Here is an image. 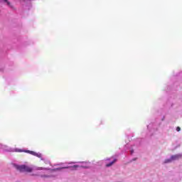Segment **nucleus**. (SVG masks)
<instances>
[{
  "instance_id": "obj_9",
  "label": "nucleus",
  "mask_w": 182,
  "mask_h": 182,
  "mask_svg": "<svg viewBox=\"0 0 182 182\" xmlns=\"http://www.w3.org/2000/svg\"><path fill=\"white\" fill-rule=\"evenodd\" d=\"M37 170H43V168L39 167V168H37Z\"/></svg>"
},
{
  "instance_id": "obj_7",
  "label": "nucleus",
  "mask_w": 182,
  "mask_h": 182,
  "mask_svg": "<svg viewBox=\"0 0 182 182\" xmlns=\"http://www.w3.org/2000/svg\"><path fill=\"white\" fill-rule=\"evenodd\" d=\"M171 161H172V159H171H171H169L165 160L164 163H171Z\"/></svg>"
},
{
  "instance_id": "obj_4",
  "label": "nucleus",
  "mask_w": 182,
  "mask_h": 182,
  "mask_svg": "<svg viewBox=\"0 0 182 182\" xmlns=\"http://www.w3.org/2000/svg\"><path fill=\"white\" fill-rule=\"evenodd\" d=\"M26 153H29L30 154H32V156H36L37 157H39V154L33 151H26Z\"/></svg>"
},
{
  "instance_id": "obj_8",
  "label": "nucleus",
  "mask_w": 182,
  "mask_h": 182,
  "mask_svg": "<svg viewBox=\"0 0 182 182\" xmlns=\"http://www.w3.org/2000/svg\"><path fill=\"white\" fill-rule=\"evenodd\" d=\"M180 130H181V128H180V127H177L176 132H180Z\"/></svg>"
},
{
  "instance_id": "obj_5",
  "label": "nucleus",
  "mask_w": 182,
  "mask_h": 182,
  "mask_svg": "<svg viewBox=\"0 0 182 182\" xmlns=\"http://www.w3.org/2000/svg\"><path fill=\"white\" fill-rule=\"evenodd\" d=\"M116 161H117V159H115L109 164H106V167H111V166H113V164H114V163H116Z\"/></svg>"
},
{
  "instance_id": "obj_10",
  "label": "nucleus",
  "mask_w": 182,
  "mask_h": 182,
  "mask_svg": "<svg viewBox=\"0 0 182 182\" xmlns=\"http://www.w3.org/2000/svg\"><path fill=\"white\" fill-rule=\"evenodd\" d=\"M83 167V168H87V166H82Z\"/></svg>"
},
{
  "instance_id": "obj_1",
  "label": "nucleus",
  "mask_w": 182,
  "mask_h": 182,
  "mask_svg": "<svg viewBox=\"0 0 182 182\" xmlns=\"http://www.w3.org/2000/svg\"><path fill=\"white\" fill-rule=\"evenodd\" d=\"M16 168L21 171V173H32L33 169L28 166L21 165V166H16Z\"/></svg>"
},
{
  "instance_id": "obj_6",
  "label": "nucleus",
  "mask_w": 182,
  "mask_h": 182,
  "mask_svg": "<svg viewBox=\"0 0 182 182\" xmlns=\"http://www.w3.org/2000/svg\"><path fill=\"white\" fill-rule=\"evenodd\" d=\"M2 2H5L8 6H11V3L9 1H8V0H1Z\"/></svg>"
},
{
  "instance_id": "obj_12",
  "label": "nucleus",
  "mask_w": 182,
  "mask_h": 182,
  "mask_svg": "<svg viewBox=\"0 0 182 182\" xmlns=\"http://www.w3.org/2000/svg\"><path fill=\"white\" fill-rule=\"evenodd\" d=\"M41 177H46V176H41Z\"/></svg>"
},
{
  "instance_id": "obj_11",
  "label": "nucleus",
  "mask_w": 182,
  "mask_h": 182,
  "mask_svg": "<svg viewBox=\"0 0 182 182\" xmlns=\"http://www.w3.org/2000/svg\"><path fill=\"white\" fill-rule=\"evenodd\" d=\"M18 151L21 152V151H22V150H21V149H18Z\"/></svg>"
},
{
  "instance_id": "obj_3",
  "label": "nucleus",
  "mask_w": 182,
  "mask_h": 182,
  "mask_svg": "<svg viewBox=\"0 0 182 182\" xmlns=\"http://www.w3.org/2000/svg\"><path fill=\"white\" fill-rule=\"evenodd\" d=\"M79 167V165H73V166H65L62 168H70V170H76Z\"/></svg>"
},
{
  "instance_id": "obj_2",
  "label": "nucleus",
  "mask_w": 182,
  "mask_h": 182,
  "mask_svg": "<svg viewBox=\"0 0 182 182\" xmlns=\"http://www.w3.org/2000/svg\"><path fill=\"white\" fill-rule=\"evenodd\" d=\"M178 159H181V154H176L171 156L172 161H174V160H178Z\"/></svg>"
}]
</instances>
